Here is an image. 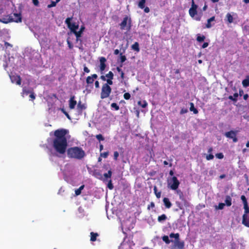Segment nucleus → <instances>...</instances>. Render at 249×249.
Wrapping results in <instances>:
<instances>
[{
  "label": "nucleus",
  "mask_w": 249,
  "mask_h": 249,
  "mask_svg": "<svg viewBox=\"0 0 249 249\" xmlns=\"http://www.w3.org/2000/svg\"><path fill=\"white\" fill-rule=\"evenodd\" d=\"M68 130L65 129H58L54 131V138L53 140V146L55 150L60 154H64L67 151L68 146L66 135Z\"/></svg>",
  "instance_id": "obj_1"
},
{
  "label": "nucleus",
  "mask_w": 249,
  "mask_h": 249,
  "mask_svg": "<svg viewBox=\"0 0 249 249\" xmlns=\"http://www.w3.org/2000/svg\"><path fill=\"white\" fill-rule=\"evenodd\" d=\"M67 153L69 158L77 160H81L86 155L85 152L82 148L78 146L69 148L67 150Z\"/></svg>",
  "instance_id": "obj_2"
},
{
  "label": "nucleus",
  "mask_w": 249,
  "mask_h": 249,
  "mask_svg": "<svg viewBox=\"0 0 249 249\" xmlns=\"http://www.w3.org/2000/svg\"><path fill=\"white\" fill-rule=\"evenodd\" d=\"M170 238H174L175 241L171 249H184V242L179 240V234L178 233H171L169 235Z\"/></svg>",
  "instance_id": "obj_3"
},
{
  "label": "nucleus",
  "mask_w": 249,
  "mask_h": 249,
  "mask_svg": "<svg viewBox=\"0 0 249 249\" xmlns=\"http://www.w3.org/2000/svg\"><path fill=\"white\" fill-rule=\"evenodd\" d=\"M111 88L108 86V84H103L100 93L101 99H104L108 98L111 93Z\"/></svg>",
  "instance_id": "obj_4"
},
{
  "label": "nucleus",
  "mask_w": 249,
  "mask_h": 249,
  "mask_svg": "<svg viewBox=\"0 0 249 249\" xmlns=\"http://www.w3.org/2000/svg\"><path fill=\"white\" fill-rule=\"evenodd\" d=\"M179 184V181L175 176L172 177L168 180V185L171 190H177Z\"/></svg>",
  "instance_id": "obj_5"
},
{
  "label": "nucleus",
  "mask_w": 249,
  "mask_h": 249,
  "mask_svg": "<svg viewBox=\"0 0 249 249\" xmlns=\"http://www.w3.org/2000/svg\"><path fill=\"white\" fill-rule=\"evenodd\" d=\"M120 29L121 30L126 29L129 30L131 27V20L130 18H128V17L126 16L124 18L123 21L120 24Z\"/></svg>",
  "instance_id": "obj_6"
},
{
  "label": "nucleus",
  "mask_w": 249,
  "mask_h": 249,
  "mask_svg": "<svg viewBox=\"0 0 249 249\" xmlns=\"http://www.w3.org/2000/svg\"><path fill=\"white\" fill-rule=\"evenodd\" d=\"M237 131L231 130L226 132L224 135L229 139H232L233 142H236L238 141V139L236 137Z\"/></svg>",
  "instance_id": "obj_7"
},
{
  "label": "nucleus",
  "mask_w": 249,
  "mask_h": 249,
  "mask_svg": "<svg viewBox=\"0 0 249 249\" xmlns=\"http://www.w3.org/2000/svg\"><path fill=\"white\" fill-rule=\"evenodd\" d=\"M249 213H246L244 212V213L242 217V223L246 227H249Z\"/></svg>",
  "instance_id": "obj_8"
},
{
  "label": "nucleus",
  "mask_w": 249,
  "mask_h": 249,
  "mask_svg": "<svg viewBox=\"0 0 249 249\" xmlns=\"http://www.w3.org/2000/svg\"><path fill=\"white\" fill-rule=\"evenodd\" d=\"M75 96L72 95L71 96L70 99L69 101V107L71 109H73L75 108V106L77 104V102L75 100Z\"/></svg>",
  "instance_id": "obj_9"
},
{
  "label": "nucleus",
  "mask_w": 249,
  "mask_h": 249,
  "mask_svg": "<svg viewBox=\"0 0 249 249\" xmlns=\"http://www.w3.org/2000/svg\"><path fill=\"white\" fill-rule=\"evenodd\" d=\"M92 175H93V176L95 178H97L98 179H100L101 180H103V181H106V179H105L103 178V176L102 174H101V173L99 170H94L93 171V174Z\"/></svg>",
  "instance_id": "obj_10"
},
{
  "label": "nucleus",
  "mask_w": 249,
  "mask_h": 249,
  "mask_svg": "<svg viewBox=\"0 0 249 249\" xmlns=\"http://www.w3.org/2000/svg\"><path fill=\"white\" fill-rule=\"evenodd\" d=\"M11 18L13 20V22L18 23L21 21V16L20 14L14 13L11 15Z\"/></svg>",
  "instance_id": "obj_11"
},
{
  "label": "nucleus",
  "mask_w": 249,
  "mask_h": 249,
  "mask_svg": "<svg viewBox=\"0 0 249 249\" xmlns=\"http://www.w3.org/2000/svg\"><path fill=\"white\" fill-rule=\"evenodd\" d=\"M107 60L105 57H101L100 58V69L102 72L103 71L106 67V62Z\"/></svg>",
  "instance_id": "obj_12"
},
{
  "label": "nucleus",
  "mask_w": 249,
  "mask_h": 249,
  "mask_svg": "<svg viewBox=\"0 0 249 249\" xmlns=\"http://www.w3.org/2000/svg\"><path fill=\"white\" fill-rule=\"evenodd\" d=\"M11 17V15L5 16L2 18H0V22L5 24L8 23L9 22H13V20L12 19Z\"/></svg>",
  "instance_id": "obj_13"
},
{
  "label": "nucleus",
  "mask_w": 249,
  "mask_h": 249,
  "mask_svg": "<svg viewBox=\"0 0 249 249\" xmlns=\"http://www.w3.org/2000/svg\"><path fill=\"white\" fill-rule=\"evenodd\" d=\"M11 79L12 83H16L18 85H20L21 84V78L19 75L11 77Z\"/></svg>",
  "instance_id": "obj_14"
},
{
  "label": "nucleus",
  "mask_w": 249,
  "mask_h": 249,
  "mask_svg": "<svg viewBox=\"0 0 249 249\" xmlns=\"http://www.w3.org/2000/svg\"><path fill=\"white\" fill-rule=\"evenodd\" d=\"M163 202L164 205H165L166 208H170L172 206V203L169 200V198L167 197H164L163 199Z\"/></svg>",
  "instance_id": "obj_15"
},
{
  "label": "nucleus",
  "mask_w": 249,
  "mask_h": 249,
  "mask_svg": "<svg viewBox=\"0 0 249 249\" xmlns=\"http://www.w3.org/2000/svg\"><path fill=\"white\" fill-rule=\"evenodd\" d=\"M78 27L79 25L78 24H76L75 23H72L68 28L71 30V32L73 33L78 29Z\"/></svg>",
  "instance_id": "obj_16"
},
{
  "label": "nucleus",
  "mask_w": 249,
  "mask_h": 249,
  "mask_svg": "<svg viewBox=\"0 0 249 249\" xmlns=\"http://www.w3.org/2000/svg\"><path fill=\"white\" fill-rule=\"evenodd\" d=\"M231 197L230 196H226V199L225 200V204L228 207H230L231 205L232 202H231Z\"/></svg>",
  "instance_id": "obj_17"
},
{
  "label": "nucleus",
  "mask_w": 249,
  "mask_h": 249,
  "mask_svg": "<svg viewBox=\"0 0 249 249\" xmlns=\"http://www.w3.org/2000/svg\"><path fill=\"white\" fill-rule=\"evenodd\" d=\"M33 89H27L26 87H24L22 89V92L21 93L22 94V96H23L24 94L28 95V94H30L32 91H33Z\"/></svg>",
  "instance_id": "obj_18"
},
{
  "label": "nucleus",
  "mask_w": 249,
  "mask_h": 249,
  "mask_svg": "<svg viewBox=\"0 0 249 249\" xmlns=\"http://www.w3.org/2000/svg\"><path fill=\"white\" fill-rule=\"evenodd\" d=\"M214 20H215V17L214 16H213L211 18H209L207 20V23L206 24V28H210L212 26V25L211 24V22L213 21Z\"/></svg>",
  "instance_id": "obj_19"
},
{
  "label": "nucleus",
  "mask_w": 249,
  "mask_h": 249,
  "mask_svg": "<svg viewBox=\"0 0 249 249\" xmlns=\"http://www.w3.org/2000/svg\"><path fill=\"white\" fill-rule=\"evenodd\" d=\"M131 48L137 52H140V48L139 43L137 42H135L132 46Z\"/></svg>",
  "instance_id": "obj_20"
},
{
  "label": "nucleus",
  "mask_w": 249,
  "mask_h": 249,
  "mask_svg": "<svg viewBox=\"0 0 249 249\" xmlns=\"http://www.w3.org/2000/svg\"><path fill=\"white\" fill-rule=\"evenodd\" d=\"M167 219V217L165 214H162L158 217V221L159 222H162Z\"/></svg>",
  "instance_id": "obj_21"
},
{
  "label": "nucleus",
  "mask_w": 249,
  "mask_h": 249,
  "mask_svg": "<svg viewBox=\"0 0 249 249\" xmlns=\"http://www.w3.org/2000/svg\"><path fill=\"white\" fill-rule=\"evenodd\" d=\"M90 241L92 242L95 241L96 240L97 237L99 236V234L97 233H95L93 232H90Z\"/></svg>",
  "instance_id": "obj_22"
},
{
  "label": "nucleus",
  "mask_w": 249,
  "mask_h": 249,
  "mask_svg": "<svg viewBox=\"0 0 249 249\" xmlns=\"http://www.w3.org/2000/svg\"><path fill=\"white\" fill-rule=\"evenodd\" d=\"M190 110L193 111L194 114H197L198 111V110L195 107L194 104L193 103H190Z\"/></svg>",
  "instance_id": "obj_23"
},
{
  "label": "nucleus",
  "mask_w": 249,
  "mask_h": 249,
  "mask_svg": "<svg viewBox=\"0 0 249 249\" xmlns=\"http://www.w3.org/2000/svg\"><path fill=\"white\" fill-rule=\"evenodd\" d=\"M242 85L244 87L249 86V76H247L246 78L242 81Z\"/></svg>",
  "instance_id": "obj_24"
},
{
  "label": "nucleus",
  "mask_w": 249,
  "mask_h": 249,
  "mask_svg": "<svg viewBox=\"0 0 249 249\" xmlns=\"http://www.w3.org/2000/svg\"><path fill=\"white\" fill-rule=\"evenodd\" d=\"M226 17L227 18V21L229 23H231L233 22V18L232 16L229 13H227Z\"/></svg>",
  "instance_id": "obj_25"
},
{
  "label": "nucleus",
  "mask_w": 249,
  "mask_h": 249,
  "mask_svg": "<svg viewBox=\"0 0 249 249\" xmlns=\"http://www.w3.org/2000/svg\"><path fill=\"white\" fill-rule=\"evenodd\" d=\"M153 190H154V194L156 195V197L158 198H160L161 196V192L158 191L157 187L156 186H154Z\"/></svg>",
  "instance_id": "obj_26"
},
{
  "label": "nucleus",
  "mask_w": 249,
  "mask_h": 249,
  "mask_svg": "<svg viewBox=\"0 0 249 249\" xmlns=\"http://www.w3.org/2000/svg\"><path fill=\"white\" fill-rule=\"evenodd\" d=\"M112 172L111 171V170L110 169L108 171L107 173H105L104 174V178H106V179H107V178H111V176H112Z\"/></svg>",
  "instance_id": "obj_27"
},
{
  "label": "nucleus",
  "mask_w": 249,
  "mask_h": 249,
  "mask_svg": "<svg viewBox=\"0 0 249 249\" xmlns=\"http://www.w3.org/2000/svg\"><path fill=\"white\" fill-rule=\"evenodd\" d=\"M241 199L243 201L244 204V208L246 207L247 209L248 208V202L246 199V197L245 196L242 195L241 196Z\"/></svg>",
  "instance_id": "obj_28"
},
{
  "label": "nucleus",
  "mask_w": 249,
  "mask_h": 249,
  "mask_svg": "<svg viewBox=\"0 0 249 249\" xmlns=\"http://www.w3.org/2000/svg\"><path fill=\"white\" fill-rule=\"evenodd\" d=\"M189 13L191 17H194L197 14V11L195 9L190 8Z\"/></svg>",
  "instance_id": "obj_29"
},
{
  "label": "nucleus",
  "mask_w": 249,
  "mask_h": 249,
  "mask_svg": "<svg viewBox=\"0 0 249 249\" xmlns=\"http://www.w3.org/2000/svg\"><path fill=\"white\" fill-rule=\"evenodd\" d=\"M177 193L179 196V199L182 201H185V198L182 192L180 190H178L177 191Z\"/></svg>",
  "instance_id": "obj_30"
},
{
  "label": "nucleus",
  "mask_w": 249,
  "mask_h": 249,
  "mask_svg": "<svg viewBox=\"0 0 249 249\" xmlns=\"http://www.w3.org/2000/svg\"><path fill=\"white\" fill-rule=\"evenodd\" d=\"M146 0H140L138 3V6L141 9H143L144 8L145 3Z\"/></svg>",
  "instance_id": "obj_31"
},
{
  "label": "nucleus",
  "mask_w": 249,
  "mask_h": 249,
  "mask_svg": "<svg viewBox=\"0 0 249 249\" xmlns=\"http://www.w3.org/2000/svg\"><path fill=\"white\" fill-rule=\"evenodd\" d=\"M162 240L167 244H169L172 241L169 240L167 235H164L162 237Z\"/></svg>",
  "instance_id": "obj_32"
},
{
  "label": "nucleus",
  "mask_w": 249,
  "mask_h": 249,
  "mask_svg": "<svg viewBox=\"0 0 249 249\" xmlns=\"http://www.w3.org/2000/svg\"><path fill=\"white\" fill-rule=\"evenodd\" d=\"M205 36L203 35L200 36L199 34L197 35L196 40L199 42H201L204 40Z\"/></svg>",
  "instance_id": "obj_33"
},
{
  "label": "nucleus",
  "mask_w": 249,
  "mask_h": 249,
  "mask_svg": "<svg viewBox=\"0 0 249 249\" xmlns=\"http://www.w3.org/2000/svg\"><path fill=\"white\" fill-rule=\"evenodd\" d=\"M107 78V79H113L114 77L113 73L111 71H109L108 73L106 74Z\"/></svg>",
  "instance_id": "obj_34"
},
{
  "label": "nucleus",
  "mask_w": 249,
  "mask_h": 249,
  "mask_svg": "<svg viewBox=\"0 0 249 249\" xmlns=\"http://www.w3.org/2000/svg\"><path fill=\"white\" fill-rule=\"evenodd\" d=\"M86 107L84 104H82L81 101H79L77 104V109L80 110H82L85 109Z\"/></svg>",
  "instance_id": "obj_35"
},
{
  "label": "nucleus",
  "mask_w": 249,
  "mask_h": 249,
  "mask_svg": "<svg viewBox=\"0 0 249 249\" xmlns=\"http://www.w3.org/2000/svg\"><path fill=\"white\" fill-rule=\"evenodd\" d=\"M76 37V41H78L79 38L81 36L82 33L81 31H77V30L73 33Z\"/></svg>",
  "instance_id": "obj_36"
},
{
  "label": "nucleus",
  "mask_w": 249,
  "mask_h": 249,
  "mask_svg": "<svg viewBox=\"0 0 249 249\" xmlns=\"http://www.w3.org/2000/svg\"><path fill=\"white\" fill-rule=\"evenodd\" d=\"M226 205L225 204V203H219L218 204V206H215V209L217 210H222L224 206H225Z\"/></svg>",
  "instance_id": "obj_37"
},
{
  "label": "nucleus",
  "mask_w": 249,
  "mask_h": 249,
  "mask_svg": "<svg viewBox=\"0 0 249 249\" xmlns=\"http://www.w3.org/2000/svg\"><path fill=\"white\" fill-rule=\"evenodd\" d=\"M93 82H94V79H93L92 77H91L90 76H89L87 77V78L86 79V82L87 84H92L93 83Z\"/></svg>",
  "instance_id": "obj_38"
},
{
  "label": "nucleus",
  "mask_w": 249,
  "mask_h": 249,
  "mask_svg": "<svg viewBox=\"0 0 249 249\" xmlns=\"http://www.w3.org/2000/svg\"><path fill=\"white\" fill-rule=\"evenodd\" d=\"M138 105L141 106L142 108H145L147 106V103L145 101H144L143 102L139 101L138 102Z\"/></svg>",
  "instance_id": "obj_39"
},
{
  "label": "nucleus",
  "mask_w": 249,
  "mask_h": 249,
  "mask_svg": "<svg viewBox=\"0 0 249 249\" xmlns=\"http://www.w3.org/2000/svg\"><path fill=\"white\" fill-rule=\"evenodd\" d=\"M95 137H96V139L100 142L103 141L105 140V138L102 134H100L96 135Z\"/></svg>",
  "instance_id": "obj_40"
},
{
  "label": "nucleus",
  "mask_w": 249,
  "mask_h": 249,
  "mask_svg": "<svg viewBox=\"0 0 249 249\" xmlns=\"http://www.w3.org/2000/svg\"><path fill=\"white\" fill-rule=\"evenodd\" d=\"M111 108H114L115 110H118L119 109V106L115 103H112L111 104Z\"/></svg>",
  "instance_id": "obj_41"
},
{
  "label": "nucleus",
  "mask_w": 249,
  "mask_h": 249,
  "mask_svg": "<svg viewBox=\"0 0 249 249\" xmlns=\"http://www.w3.org/2000/svg\"><path fill=\"white\" fill-rule=\"evenodd\" d=\"M107 186L109 190H112L113 189L114 186L112 183V181L111 179H109V180L108 181Z\"/></svg>",
  "instance_id": "obj_42"
},
{
  "label": "nucleus",
  "mask_w": 249,
  "mask_h": 249,
  "mask_svg": "<svg viewBox=\"0 0 249 249\" xmlns=\"http://www.w3.org/2000/svg\"><path fill=\"white\" fill-rule=\"evenodd\" d=\"M72 19V18H66L65 20V23L67 24L68 27H70V25L72 23H71V20Z\"/></svg>",
  "instance_id": "obj_43"
},
{
  "label": "nucleus",
  "mask_w": 249,
  "mask_h": 249,
  "mask_svg": "<svg viewBox=\"0 0 249 249\" xmlns=\"http://www.w3.org/2000/svg\"><path fill=\"white\" fill-rule=\"evenodd\" d=\"M131 97L130 94L128 92L124 93V98L125 100H129Z\"/></svg>",
  "instance_id": "obj_44"
},
{
  "label": "nucleus",
  "mask_w": 249,
  "mask_h": 249,
  "mask_svg": "<svg viewBox=\"0 0 249 249\" xmlns=\"http://www.w3.org/2000/svg\"><path fill=\"white\" fill-rule=\"evenodd\" d=\"M120 60L122 63H124L126 60V56L124 55H122V53L120 54Z\"/></svg>",
  "instance_id": "obj_45"
},
{
  "label": "nucleus",
  "mask_w": 249,
  "mask_h": 249,
  "mask_svg": "<svg viewBox=\"0 0 249 249\" xmlns=\"http://www.w3.org/2000/svg\"><path fill=\"white\" fill-rule=\"evenodd\" d=\"M215 157L218 159H222L224 155L222 153H218L215 154Z\"/></svg>",
  "instance_id": "obj_46"
},
{
  "label": "nucleus",
  "mask_w": 249,
  "mask_h": 249,
  "mask_svg": "<svg viewBox=\"0 0 249 249\" xmlns=\"http://www.w3.org/2000/svg\"><path fill=\"white\" fill-rule=\"evenodd\" d=\"M108 152H105L100 154V157H103L104 158H107L108 155Z\"/></svg>",
  "instance_id": "obj_47"
},
{
  "label": "nucleus",
  "mask_w": 249,
  "mask_h": 249,
  "mask_svg": "<svg viewBox=\"0 0 249 249\" xmlns=\"http://www.w3.org/2000/svg\"><path fill=\"white\" fill-rule=\"evenodd\" d=\"M214 156L212 154H210L206 156V159L208 160H212L213 159Z\"/></svg>",
  "instance_id": "obj_48"
},
{
  "label": "nucleus",
  "mask_w": 249,
  "mask_h": 249,
  "mask_svg": "<svg viewBox=\"0 0 249 249\" xmlns=\"http://www.w3.org/2000/svg\"><path fill=\"white\" fill-rule=\"evenodd\" d=\"M155 207V203L153 202H151L149 205L147 206V209L150 210V208H153Z\"/></svg>",
  "instance_id": "obj_49"
},
{
  "label": "nucleus",
  "mask_w": 249,
  "mask_h": 249,
  "mask_svg": "<svg viewBox=\"0 0 249 249\" xmlns=\"http://www.w3.org/2000/svg\"><path fill=\"white\" fill-rule=\"evenodd\" d=\"M56 3L57 2L56 1H52L51 2V3L48 5V8H51V7H54V6H55V5L56 4Z\"/></svg>",
  "instance_id": "obj_50"
},
{
  "label": "nucleus",
  "mask_w": 249,
  "mask_h": 249,
  "mask_svg": "<svg viewBox=\"0 0 249 249\" xmlns=\"http://www.w3.org/2000/svg\"><path fill=\"white\" fill-rule=\"evenodd\" d=\"M113 79H107V83H105L104 84H108V86H110V85H113Z\"/></svg>",
  "instance_id": "obj_51"
},
{
  "label": "nucleus",
  "mask_w": 249,
  "mask_h": 249,
  "mask_svg": "<svg viewBox=\"0 0 249 249\" xmlns=\"http://www.w3.org/2000/svg\"><path fill=\"white\" fill-rule=\"evenodd\" d=\"M30 96V97L31 98V99H32V100H33L35 99V98H36V95H35V93H34V91H32V92L30 94V96Z\"/></svg>",
  "instance_id": "obj_52"
},
{
  "label": "nucleus",
  "mask_w": 249,
  "mask_h": 249,
  "mask_svg": "<svg viewBox=\"0 0 249 249\" xmlns=\"http://www.w3.org/2000/svg\"><path fill=\"white\" fill-rule=\"evenodd\" d=\"M228 99L231 101H233L234 102H236L237 101V99H235L233 97V96L232 95H230L229 97H228Z\"/></svg>",
  "instance_id": "obj_53"
},
{
  "label": "nucleus",
  "mask_w": 249,
  "mask_h": 249,
  "mask_svg": "<svg viewBox=\"0 0 249 249\" xmlns=\"http://www.w3.org/2000/svg\"><path fill=\"white\" fill-rule=\"evenodd\" d=\"M67 44L68 45V47L70 49H72L73 48V45L70 42V41L68 39L67 40Z\"/></svg>",
  "instance_id": "obj_54"
},
{
  "label": "nucleus",
  "mask_w": 249,
  "mask_h": 249,
  "mask_svg": "<svg viewBox=\"0 0 249 249\" xmlns=\"http://www.w3.org/2000/svg\"><path fill=\"white\" fill-rule=\"evenodd\" d=\"M188 112V109L187 108H182L180 111V114H183Z\"/></svg>",
  "instance_id": "obj_55"
},
{
  "label": "nucleus",
  "mask_w": 249,
  "mask_h": 249,
  "mask_svg": "<svg viewBox=\"0 0 249 249\" xmlns=\"http://www.w3.org/2000/svg\"><path fill=\"white\" fill-rule=\"evenodd\" d=\"M119 153L117 151L114 152V159L116 160L119 157Z\"/></svg>",
  "instance_id": "obj_56"
},
{
  "label": "nucleus",
  "mask_w": 249,
  "mask_h": 249,
  "mask_svg": "<svg viewBox=\"0 0 249 249\" xmlns=\"http://www.w3.org/2000/svg\"><path fill=\"white\" fill-rule=\"evenodd\" d=\"M197 8V6L196 4H195L194 0H192V6L190 8H193V9L196 10Z\"/></svg>",
  "instance_id": "obj_57"
},
{
  "label": "nucleus",
  "mask_w": 249,
  "mask_h": 249,
  "mask_svg": "<svg viewBox=\"0 0 249 249\" xmlns=\"http://www.w3.org/2000/svg\"><path fill=\"white\" fill-rule=\"evenodd\" d=\"M4 46L6 48H8V47H10L11 48L13 47V45L12 44L6 41L4 42Z\"/></svg>",
  "instance_id": "obj_58"
},
{
  "label": "nucleus",
  "mask_w": 249,
  "mask_h": 249,
  "mask_svg": "<svg viewBox=\"0 0 249 249\" xmlns=\"http://www.w3.org/2000/svg\"><path fill=\"white\" fill-rule=\"evenodd\" d=\"M75 194L76 196H79L81 194V191L80 190V189H77L75 190Z\"/></svg>",
  "instance_id": "obj_59"
},
{
  "label": "nucleus",
  "mask_w": 249,
  "mask_h": 249,
  "mask_svg": "<svg viewBox=\"0 0 249 249\" xmlns=\"http://www.w3.org/2000/svg\"><path fill=\"white\" fill-rule=\"evenodd\" d=\"M122 66H123V65H122V64H121V65H120V67H117L116 68V70H117L119 72H120V73H121V72H123V71L122 70V69H121V67H122Z\"/></svg>",
  "instance_id": "obj_60"
},
{
  "label": "nucleus",
  "mask_w": 249,
  "mask_h": 249,
  "mask_svg": "<svg viewBox=\"0 0 249 249\" xmlns=\"http://www.w3.org/2000/svg\"><path fill=\"white\" fill-rule=\"evenodd\" d=\"M32 2L35 6H38L39 4L38 0H32Z\"/></svg>",
  "instance_id": "obj_61"
},
{
  "label": "nucleus",
  "mask_w": 249,
  "mask_h": 249,
  "mask_svg": "<svg viewBox=\"0 0 249 249\" xmlns=\"http://www.w3.org/2000/svg\"><path fill=\"white\" fill-rule=\"evenodd\" d=\"M84 71L85 72H87V73H89L90 71L88 69V67H87L86 66H84Z\"/></svg>",
  "instance_id": "obj_62"
},
{
  "label": "nucleus",
  "mask_w": 249,
  "mask_h": 249,
  "mask_svg": "<svg viewBox=\"0 0 249 249\" xmlns=\"http://www.w3.org/2000/svg\"><path fill=\"white\" fill-rule=\"evenodd\" d=\"M143 9H144V12L146 13H148L150 12V9L148 7H144V8Z\"/></svg>",
  "instance_id": "obj_63"
},
{
  "label": "nucleus",
  "mask_w": 249,
  "mask_h": 249,
  "mask_svg": "<svg viewBox=\"0 0 249 249\" xmlns=\"http://www.w3.org/2000/svg\"><path fill=\"white\" fill-rule=\"evenodd\" d=\"M208 45H209V44L208 42H204L202 46V48L204 49V48L207 47L208 46Z\"/></svg>",
  "instance_id": "obj_64"
}]
</instances>
